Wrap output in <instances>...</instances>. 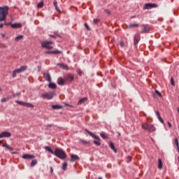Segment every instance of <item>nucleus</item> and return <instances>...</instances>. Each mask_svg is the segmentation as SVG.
Segmentation results:
<instances>
[{
    "label": "nucleus",
    "instance_id": "obj_1",
    "mask_svg": "<svg viewBox=\"0 0 179 179\" xmlns=\"http://www.w3.org/2000/svg\"><path fill=\"white\" fill-rule=\"evenodd\" d=\"M56 157H58L61 160H65L66 159V153L64 150L59 148H56L53 154Z\"/></svg>",
    "mask_w": 179,
    "mask_h": 179
},
{
    "label": "nucleus",
    "instance_id": "obj_2",
    "mask_svg": "<svg viewBox=\"0 0 179 179\" xmlns=\"http://www.w3.org/2000/svg\"><path fill=\"white\" fill-rule=\"evenodd\" d=\"M9 7L6 6L4 7H0V22L6 20V16L8 15Z\"/></svg>",
    "mask_w": 179,
    "mask_h": 179
},
{
    "label": "nucleus",
    "instance_id": "obj_3",
    "mask_svg": "<svg viewBox=\"0 0 179 179\" xmlns=\"http://www.w3.org/2000/svg\"><path fill=\"white\" fill-rule=\"evenodd\" d=\"M85 132H87V134L91 136L92 138H94V139H96L95 141H94V145H96V146H100V145H101V143H100V137L95 135L94 134H93L92 131H89L87 129H85Z\"/></svg>",
    "mask_w": 179,
    "mask_h": 179
},
{
    "label": "nucleus",
    "instance_id": "obj_4",
    "mask_svg": "<svg viewBox=\"0 0 179 179\" xmlns=\"http://www.w3.org/2000/svg\"><path fill=\"white\" fill-rule=\"evenodd\" d=\"M142 129L145 131H148V132H155L156 131V127L153 124H149L148 123H143L141 126Z\"/></svg>",
    "mask_w": 179,
    "mask_h": 179
},
{
    "label": "nucleus",
    "instance_id": "obj_5",
    "mask_svg": "<svg viewBox=\"0 0 179 179\" xmlns=\"http://www.w3.org/2000/svg\"><path fill=\"white\" fill-rule=\"evenodd\" d=\"M27 69V66H22L20 69H17L13 71L12 77L16 78V75L17 73H20L21 72H24Z\"/></svg>",
    "mask_w": 179,
    "mask_h": 179
},
{
    "label": "nucleus",
    "instance_id": "obj_6",
    "mask_svg": "<svg viewBox=\"0 0 179 179\" xmlns=\"http://www.w3.org/2000/svg\"><path fill=\"white\" fill-rule=\"evenodd\" d=\"M52 44H54V42L48 41L41 42L42 48H46V50H52L53 47L51 45Z\"/></svg>",
    "mask_w": 179,
    "mask_h": 179
},
{
    "label": "nucleus",
    "instance_id": "obj_7",
    "mask_svg": "<svg viewBox=\"0 0 179 179\" xmlns=\"http://www.w3.org/2000/svg\"><path fill=\"white\" fill-rule=\"evenodd\" d=\"M15 103L17 104H20V106H23L24 107H28V108H34V105L27 103V102H23L22 101H15Z\"/></svg>",
    "mask_w": 179,
    "mask_h": 179
},
{
    "label": "nucleus",
    "instance_id": "obj_8",
    "mask_svg": "<svg viewBox=\"0 0 179 179\" xmlns=\"http://www.w3.org/2000/svg\"><path fill=\"white\" fill-rule=\"evenodd\" d=\"M54 96H55V92H47V93L43 94L41 95V98L47 99L48 100H51V99H52Z\"/></svg>",
    "mask_w": 179,
    "mask_h": 179
},
{
    "label": "nucleus",
    "instance_id": "obj_9",
    "mask_svg": "<svg viewBox=\"0 0 179 179\" xmlns=\"http://www.w3.org/2000/svg\"><path fill=\"white\" fill-rule=\"evenodd\" d=\"M75 79V76L73 74L68 73L64 76V80H66V83H71Z\"/></svg>",
    "mask_w": 179,
    "mask_h": 179
},
{
    "label": "nucleus",
    "instance_id": "obj_10",
    "mask_svg": "<svg viewBox=\"0 0 179 179\" xmlns=\"http://www.w3.org/2000/svg\"><path fill=\"white\" fill-rule=\"evenodd\" d=\"M12 136V134L9 131H2L0 133V138H10Z\"/></svg>",
    "mask_w": 179,
    "mask_h": 179
},
{
    "label": "nucleus",
    "instance_id": "obj_11",
    "mask_svg": "<svg viewBox=\"0 0 179 179\" xmlns=\"http://www.w3.org/2000/svg\"><path fill=\"white\" fill-rule=\"evenodd\" d=\"M152 8H157V4L156 3H145L144 9H152Z\"/></svg>",
    "mask_w": 179,
    "mask_h": 179
},
{
    "label": "nucleus",
    "instance_id": "obj_12",
    "mask_svg": "<svg viewBox=\"0 0 179 179\" xmlns=\"http://www.w3.org/2000/svg\"><path fill=\"white\" fill-rule=\"evenodd\" d=\"M65 83H66V81L65 80L64 77V78H62V77H59L57 79V85H59V86H64V85H65Z\"/></svg>",
    "mask_w": 179,
    "mask_h": 179
},
{
    "label": "nucleus",
    "instance_id": "obj_13",
    "mask_svg": "<svg viewBox=\"0 0 179 179\" xmlns=\"http://www.w3.org/2000/svg\"><path fill=\"white\" fill-rule=\"evenodd\" d=\"M142 29L141 33L143 34V33H149V31H150V28L149 27V26L148 25H142Z\"/></svg>",
    "mask_w": 179,
    "mask_h": 179
},
{
    "label": "nucleus",
    "instance_id": "obj_14",
    "mask_svg": "<svg viewBox=\"0 0 179 179\" xmlns=\"http://www.w3.org/2000/svg\"><path fill=\"white\" fill-rule=\"evenodd\" d=\"M57 66H59L62 69H65L66 71H68L69 69V66H68V64H65L64 63H58Z\"/></svg>",
    "mask_w": 179,
    "mask_h": 179
},
{
    "label": "nucleus",
    "instance_id": "obj_15",
    "mask_svg": "<svg viewBox=\"0 0 179 179\" xmlns=\"http://www.w3.org/2000/svg\"><path fill=\"white\" fill-rule=\"evenodd\" d=\"M139 41H141V35L139 34H136L134 36V45H136Z\"/></svg>",
    "mask_w": 179,
    "mask_h": 179
},
{
    "label": "nucleus",
    "instance_id": "obj_16",
    "mask_svg": "<svg viewBox=\"0 0 179 179\" xmlns=\"http://www.w3.org/2000/svg\"><path fill=\"white\" fill-rule=\"evenodd\" d=\"M43 78L47 82H51V76L50 75V73H44Z\"/></svg>",
    "mask_w": 179,
    "mask_h": 179
},
{
    "label": "nucleus",
    "instance_id": "obj_17",
    "mask_svg": "<svg viewBox=\"0 0 179 179\" xmlns=\"http://www.w3.org/2000/svg\"><path fill=\"white\" fill-rule=\"evenodd\" d=\"M22 159L31 160V159H34V155L25 154V155H22Z\"/></svg>",
    "mask_w": 179,
    "mask_h": 179
},
{
    "label": "nucleus",
    "instance_id": "obj_18",
    "mask_svg": "<svg viewBox=\"0 0 179 179\" xmlns=\"http://www.w3.org/2000/svg\"><path fill=\"white\" fill-rule=\"evenodd\" d=\"M79 156L76 155H73L72 154L71 155V159H70V162H76V160H79Z\"/></svg>",
    "mask_w": 179,
    "mask_h": 179
},
{
    "label": "nucleus",
    "instance_id": "obj_19",
    "mask_svg": "<svg viewBox=\"0 0 179 179\" xmlns=\"http://www.w3.org/2000/svg\"><path fill=\"white\" fill-rule=\"evenodd\" d=\"M45 54H62V51L61 50L46 51Z\"/></svg>",
    "mask_w": 179,
    "mask_h": 179
},
{
    "label": "nucleus",
    "instance_id": "obj_20",
    "mask_svg": "<svg viewBox=\"0 0 179 179\" xmlns=\"http://www.w3.org/2000/svg\"><path fill=\"white\" fill-rule=\"evenodd\" d=\"M109 148L112 149L113 151L115 152V153H117V148H115V145H114V143L109 142Z\"/></svg>",
    "mask_w": 179,
    "mask_h": 179
},
{
    "label": "nucleus",
    "instance_id": "obj_21",
    "mask_svg": "<svg viewBox=\"0 0 179 179\" xmlns=\"http://www.w3.org/2000/svg\"><path fill=\"white\" fill-rule=\"evenodd\" d=\"M13 29H20L22 27V24L20 23H14L11 24Z\"/></svg>",
    "mask_w": 179,
    "mask_h": 179
},
{
    "label": "nucleus",
    "instance_id": "obj_22",
    "mask_svg": "<svg viewBox=\"0 0 179 179\" xmlns=\"http://www.w3.org/2000/svg\"><path fill=\"white\" fill-rule=\"evenodd\" d=\"M86 101H87V98L84 97L80 99L77 104L78 106H80L81 104H83V103H86Z\"/></svg>",
    "mask_w": 179,
    "mask_h": 179
},
{
    "label": "nucleus",
    "instance_id": "obj_23",
    "mask_svg": "<svg viewBox=\"0 0 179 179\" xmlns=\"http://www.w3.org/2000/svg\"><path fill=\"white\" fill-rule=\"evenodd\" d=\"M53 5H54L57 12H58L59 13H61V10H59V8H58V3L57 2V1H53Z\"/></svg>",
    "mask_w": 179,
    "mask_h": 179
},
{
    "label": "nucleus",
    "instance_id": "obj_24",
    "mask_svg": "<svg viewBox=\"0 0 179 179\" xmlns=\"http://www.w3.org/2000/svg\"><path fill=\"white\" fill-rule=\"evenodd\" d=\"M158 169L159 170H162V169H163V161H162V159H158Z\"/></svg>",
    "mask_w": 179,
    "mask_h": 179
},
{
    "label": "nucleus",
    "instance_id": "obj_25",
    "mask_svg": "<svg viewBox=\"0 0 179 179\" xmlns=\"http://www.w3.org/2000/svg\"><path fill=\"white\" fill-rule=\"evenodd\" d=\"M45 150H47L48 152H49V153H51V155H54V153H55V151L52 150L51 147L45 146Z\"/></svg>",
    "mask_w": 179,
    "mask_h": 179
},
{
    "label": "nucleus",
    "instance_id": "obj_26",
    "mask_svg": "<svg viewBox=\"0 0 179 179\" xmlns=\"http://www.w3.org/2000/svg\"><path fill=\"white\" fill-rule=\"evenodd\" d=\"M48 87H50V89H57V84L50 83V84L48 85Z\"/></svg>",
    "mask_w": 179,
    "mask_h": 179
},
{
    "label": "nucleus",
    "instance_id": "obj_27",
    "mask_svg": "<svg viewBox=\"0 0 179 179\" xmlns=\"http://www.w3.org/2000/svg\"><path fill=\"white\" fill-rule=\"evenodd\" d=\"M3 148H6V149H8V150H13V148L9 146V145L8 144H3L2 145Z\"/></svg>",
    "mask_w": 179,
    "mask_h": 179
},
{
    "label": "nucleus",
    "instance_id": "obj_28",
    "mask_svg": "<svg viewBox=\"0 0 179 179\" xmlns=\"http://www.w3.org/2000/svg\"><path fill=\"white\" fill-rule=\"evenodd\" d=\"M134 27H139V24H129V28L132 29Z\"/></svg>",
    "mask_w": 179,
    "mask_h": 179
},
{
    "label": "nucleus",
    "instance_id": "obj_29",
    "mask_svg": "<svg viewBox=\"0 0 179 179\" xmlns=\"http://www.w3.org/2000/svg\"><path fill=\"white\" fill-rule=\"evenodd\" d=\"M52 108H53V110H58L59 108H62V106L59 105H53Z\"/></svg>",
    "mask_w": 179,
    "mask_h": 179
},
{
    "label": "nucleus",
    "instance_id": "obj_30",
    "mask_svg": "<svg viewBox=\"0 0 179 179\" xmlns=\"http://www.w3.org/2000/svg\"><path fill=\"white\" fill-rule=\"evenodd\" d=\"M36 164H37V159H34L32 160L30 166L31 167H34V166H36Z\"/></svg>",
    "mask_w": 179,
    "mask_h": 179
},
{
    "label": "nucleus",
    "instance_id": "obj_31",
    "mask_svg": "<svg viewBox=\"0 0 179 179\" xmlns=\"http://www.w3.org/2000/svg\"><path fill=\"white\" fill-rule=\"evenodd\" d=\"M22 38H23V35H19L15 37V41H20V40H22Z\"/></svg>",
    "mask_w": 179,
    "mask_h": 179
},
{
    "label": "nucleus",
    "instance_id": "obj_32",
    "mask_svg": "<svg viewBox=\"0 0 179 179\" xmlns=\"http://www.w3.org/2000/svg\"><path fill=\"white\" fill-rule=\"evenodd\" d=\"M43 6H44V2H43V1L38 3V5H37V8L38 9L43 8Z\"/></svg>",
    "mask_w": 179,
    "mask_h": 179
},
{
    "label": "nucleus",
    "instance_id": "obj_33",
    "mask_svg": "<svg viewBox=\"0 0 179 179\" xmlns=\"http://www.w3.org/2000/svg\"><path fill=\"white\" fill-rule=\"evenodd\" d=\"M100 136H101V138L103 139H108V136H107V134H104V133H101L100 134Z\"/></svg>",
    "mask_w": 179,
    "mask_h": 179
},
{
    "label": "nucleus",
    "instance_id": "obj_34",
    "mask_svg": "<svg viewBox=\"0 0 179 179\" xmlns=\"http://www.w3.org/2000/svg\"><path fill=\"white\" fill-rule=\"evenodd\" d=\"M49 36L50 37H52V38H57V37H59V35L55 33L54 34H50Z\"/></svg>",
    "mask_w": 179,
    "mask_h": 179
},
{
    "label": "nucleus",
    "instance_id": "obj_35",
    "mask_svg": "<svg viewBox=\"0 0 179 179\" xmlns=\"http://www.w3.org/2000/svg\"><path fill=\"white\" fill-rule=\"evenodd\" d=\"M81 143H83V145H90V141H86L85 140H81L80 141Z\"/></svg>",
    "mask_w": 179,
    "mask_h": 179
},
{
    "label": "nucleus",
    "instance_id": "obj_36",
    "mask_svg": "<svg viewBox=\"0 0 179 179\" xmlns=\"http://www.w3.org/2000/svg\"><path fill=\"white\" fill-rule=\"evenodd\" d=\"M66 167H68V163L66 162H64L63 164H62V170H66Z\"/></svg>",
    "mask_w": 179,
    "mask_h": 179
},
{
    "label": "nucleus",
    "instance_id": "obj_37",
    "mask_svg": "<svg viewBox=\"0 0 179 179\" xmlns=\"http://www.w3.org/2000/svg\"><path fill=\"white\" fill-rule=\"evenodd\" d=\"M174 142H175V144L176 145L177 148H178L179 147L178 138H176L174 139Z\"/></svg>",
    "mask_w": 179,
    "mask_h": 179
},
{
    "label": "nucleus",
    "instance_id": "obj_38",
    "mask_svg": "<svg viewBox=\"0 0 179 179\" xmlns=\"http://www.w3.org/2000/svg\"><path fill=\"white\" fill-rule=\"evenodd\" d=\"M120 47H125L126 46V45H125V42H124V41H121L120 42Z\"/></svg>",
    "mask_w": 179,
    "mask_h": 179
},
{
    "label": "nucleus",
    "instance_id": "obj_39",
    "mask_svg": "<svg viewBox=\"0 0 179 179\" xmlns=\"http://www.w3.org/2000/svg\"><path fill=\"white\" fill-rule=\"evenodd\" d=\"M94 24H97V23H100V19H94Z\"/></svg>",
    "mask_w": 179,
    "mask_h": 179
},
{
    "label": "nucleus",
    "instance_id": "obj_40",
    "mask_svg": "<svg viewBox=\"0 0 179 179\" xmlns=\"http://www.w3.org/2000/svg\"><path fill=\"white\" fill-rule=\"evenodd\" d=\"M171 85L172 86H176V83H174V78H171Z\"/></svg>",
    "mask_w": 179,
    "mask_h": 179
},
{
    "label": "nucleus",
    "instance_id": "obj_41",
    "mask_svg": "<svg viewBox=\"0 0 179 179\" xmlns=\"http://www.w3.org/2000/svg\"><path fill=\"white\" fill-rule=\"evenodd\" d=\"M155 93L157 94L159 97H162V93L159 92L157 90H155Z\"/></svg>",
    "mask_w": 179,
    "mask_h": 179
},
{
    "label": "nucleus",
    "instance_id": "obj_42",
    "mask_svg": "<svg viewBox=\"0 0 179 179\" xmlns=\"http://www.w3.org/2000/svg\"><path fill=\"white\" fill-rule=\"evenodd\" d=\"M8 99L6 98H3L1 99V103H6V101H8Z\"/></svg>",
    "mask_w": 179,
    "mask_h": 179
},
{
    "label": "nucleus",
    "instance_id": "obj_43",
    "mask_svg": "<svg viewBox=\"0 0 179 179\" xmlns=\"http://www.w3.org/2000/svg\"><path fill=\"white\" fill-rule=\"evenodd\" d=\"M158 120L162 124H164V120H163V118H162V116L160 117H158Z\"/></svg>",
    "mask_w": 179,
    "mask_h": 179
},
{
    "label": "nucleus",
    "instance_id": "obj_44",
    "mask_svg": "<svg viewBox=\"0 0 179 179\" xmlns=\"http://www.w3.org/2000/svg\"><path fill=\"white\" fill-rule=\"evenodd\" d=\"M155 114H156L157 118H160L161 116H160V113H159V111L156 110Z\"/></svg>",
    "mask_w": 179,
    "mask_h": 179
},
{
    "label": "nucleus",
    "instance_id": "obj_45",
    "mask_svg": "<svg viewBox=\"0 0 179 179\" xmlns=\"http://www.w3.org/2000/svg\"><path fill=\"white\" fill-rule=\"evenodd\" d=\"M85 27H86L87 30H90V27H89V25L87 24V23L85 24Z\"/></svg>",
    "mask_w": 179,
    "mask_h": 179
},
{
    "label": "nucleus",
    "instance_id": "obj_46",
    "mask_svg": "<svg viewBox=\"0 0 179 179\" xmlns=\"http://www.w3.org/2000/svg\"><path fill=\"white\" fill-rule=\"evenodd\" d=\"M105 13H107L108 15H110L111 13L110 12V10H108V9H106L105 10Z\"/></svg>",
    "mask_w": 179,
    "mask_h": 179
},
{
    "label": "nucleus",
    "instance_id": "obj_47",
    "mask_svg": "<svg viewBox=\"0 0 179 179\" xmlns=\"http://www.w3.org/2000/svg\"><path fill=\"white\" fill-rule=\"evenodd\" d=\"M78 75L82 76L83 73V72L82 71L79 70V71H78Z\"/></svg>",
    "mask_w": 179,
    "mask_h": 179
},
{
    "label": "nucleus",
    "instance_id": "obj_48",
    "mask_svg": "<svg viewBox=\"0 0 179 179\" xmlns=\"http://www.w3.org/2000/svg\"><path fill=\"white\" fill-rule=\"evenodd\" d=\"M16 96H20V92L13 94V97H16Z\"/></svg>",
    "mask_w": 179,
    "mask_h": 179
},
{
    "label": "nucleus",
    "instance_id": "obj_49",
    "mask_svg": "<svg viewBox=\"0 0 179 179\" xmlns=\"http://www.w3.org/2000/svg\"><path fill=\"white\" fill-rule=\"evenodd\" d=\"M127 159H128L129 162H131V160H132V157L131 156H128Z\"/></svg>",
    "mask_w": 179,
    "mask_h": 179
},
{
    "label": "nucleus",
    "instance_id": "obj_50",
    "mask_svg": "<svg viewBox=\"0 0 179 179\" xmlns=\"http://www.w3.org/2000/svg\"><path fill=\"white\" fill-rule=\"evenodd\" d=\"M38 71L40 72L41 71V66H38Z\"/></svg>",
    "mask_w": 179,
    "mask_h": 179
},
{
    "label": "nucleus",
    "instance_id": "obj_51",
    "mask_svg": "<svg viewBox=\"0 0 179 179\" xmlns=\"http://www.w3.org/2000/svg\"><path fill=\"white\" fill-rule=\"evenodd\" d=\"M167 124H168L169 128H171V127H172L171 123H170V122H168Z\"/></svg>",
    "mask_w": 179,
    "mask_h": 179
},
{
    "label": "nucleus",
    "instance_id": "obj_52",
    "mask_svg": "<svg viewBox=\"0 0 179 179\" xmlns=\"http://www.w3.org/2000/svg\"><path fill=\"white\" fill-rule=\"evenodd\" d=\"M50 173H54V169H52V167H50Z\"/></svg>",
    "mask_w": 179,
    "mask_h": 179
},
{
    "label": "nucleus",
    "instance_id": "obj_53",
    "mask_svg": "<svg viewBox=\"0 0 179 179\" xmlns=\"http://www.w3.org/2000/svg\"><path fill=\"white\" fill-rule=\"evenodd\" d=\"M3 28V24H0V29Z\"/></svg>",
    "mask_w": 179,
    "mask_h": 179
},
{
    "label": "nucleus",
    "instance_id": "obj_54",
    "mask_svg": "<svg viewBox=\"0 0 179 179\" xmlns=\"http://www.w3.org/2000/svg\"><path fill=\"white\" fill-rule=\"evenodd\" d=\"M6 26H8V24H10V23H9V24H4Z\"/></svg>",
    "mask_w": 179,
    "mask_h": 179
},
{
    "label": "nucleus",
    "instance_id": "obj_55",
    "mask_svg": "<svg viewBox=\"0 0 179 179\" xmlns=\"http://www.w3.org/2000/svg\"><path fill=\"white\" fill-rule=\"evenodd\" d=\"M0 92H2V89L0 88Z\"/></svg>",
    "mask_w": 179,
    "mask_h": 179
},
{
    "label": "nucleus",
    "instance_id": "obj_56",
    "mask_svg": "<svg viewBox=\"0 0 179 179\" xmlns=\"http://www.w3.org/2000/svg\"><path fill=\"white\" fill-rule=\"evenodd\" d=\"M98 179H103V178H99Z\"/></svg>",
    "mask_w": 179,
    "mask_h": 179
},
{
    "label": "nucleus",
    "instance_id": "obj_57",
    "mask_svg": "<svg viewBox=\"0 0 179 179\" xmlns=\"http://www.w3.org/2000/svg\"><path fill=\"white\" fill-rule=\"evenodd\" d=\"M178 113H179V109H178Z\"/></svg>",
    "mask_w": 179,
    "mask_h": 179
}]
</instances>
